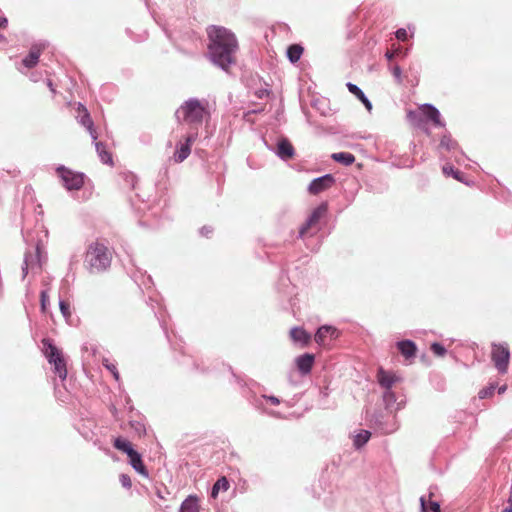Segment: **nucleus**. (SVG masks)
Instances as JSON below:
<instances>
[{"mask_svg":"<svg viewBox=\"0 0 512 512\" xmlns=\"http://www.w3.org/2000/svg\"><path fill=\"white\" fill-rule=\"evenodd\" d=\"M206 32L208 60L223 72L230 73L231 67L236 65V52L239 49L236 35L230 29L218 25H209Z\"/></svg>","mask_w":512,"mask_h":512,"instance_id":"nucleus-1","label":"nucleus"},{"mask_svg":"<svg viewBox=\"0 0 512 512\" xmlns=\"http://www.w3.org/2000/svg\"><path fill=\"white\" fill-rule=\"evenodd\" d=\"M112 262V253L105 243L96 240L88 245L85 254V263L90 273H103L107 271Z\"/></svg>","mask_w":512,"mask_h":512,"instance_id":"nucleus-2","label":"nucleus"},{"mask_svg":"<svg viewBox=\"0 0 512 512\" xmlns=\"http://www.w3.org/2000/svg\"><path fill=\"white\" fill-rule=\"evenodd\" d=\"M42 351L48 363L53 365V371L64 381L67 378V364L63 352L58 348L51 338L42 339Z\"/></svg>","mask_w":512,"mask_h":512,"instance_id":"nucleus-3","label":"nucleus"},{"mask_svg":"<svg viewBox=\"0 0 512 512\" xmlns=\"http://www.w3.org/2000/svg\"><path fill=\"white\" fill-rule=\"evenodd\" d=\"M368 421L370 427L382 435L392 434L399 428L397 414L381 408L375 409Z\"/></svg>","mask_w":512,"mask_h":512,"instance_id":"nucleus-4","label":"nucleus"},{"mask_svg":"<svg viewBox=\"0 0 512 512\" xmlns=\"http://www.w3.org/2000/svg\"><path fill=\"white\" fill-rule=\"evenodd\" d=\"M182 112L184 121L191 124H201L204 116L209 115V111L203 101L198 98H189L176 111L175 116Z\"/></svg>","mask_w":512,"mask_h":512,"instance_id":"nucleus-5","label":"nucleus"},{"mask_svg":"<svg viewBox=\"0 0 512 512\" xmlns=\"http://www.w3.org/2000/svg\"><path fill=\"white\" fill-rule=\"evenodd\" d=\"M55 170L67 191H78L83 187L85 180L83 172L73 171L62 164L58 165Z\"/></svg>","mask_w":512,"mask_h":512,"instance_id":"nucleus-6","label":"nucleus"},{"mask_svg":"<svg viewBox=\"0 0 512 512\" xmlns=\"http://www.w3.org/2000/svg\"><path fill=\"white\" fill-rule=\"evenodd\" d=\"M409 120H425L432 123L435 127H445V122L441 118L439 109L430 103H425L420 106V113L414 110H409L407 114Z\"/></svg>","mask_w":512,"mask_h":512,"instance_id":"nucleus-7","label":"nucleus"},{"mask_svg":"<svg viewBox=\"0 0 512 512\" xmlns=\"http://www.w3.org/2000/svg\"><path fill=\"white\" fill-rule=\"evenodd\" d=\"M276 290L283 300H286L291 307L295 305V296L297 294V287L291 282L287 270L281 269L278 281L276 283Z\"/></svg>","mask_w":512,"mask_h":512,"instance_id":"nucleus-8","label":"nucleus"},{"mask_svg":"<svg viewBox=\"0 0 512 512\" xmlns=\"http://www.w3.org/2000/svg\"><path fill=\"white\" fill-rule=\"evenodd\" d=\"M510 356L511 354L507 343L493 344L491 359L500 374L507 373Z\"/></svg>","mask_w":512,"mask_h":512,"instance_id":"nucleus-9","label":"nucleus"},{"mask_svg":"<svg viewBox=\"0 0 512 512\" xmlns=\"http://www.w3.org/2000/svg\"><path fill=\"white\" fill-rule=\"evenodd\" d=\"M328 212V203L326 201L321 202L318 206H316L311 213L308 215L305 222L300 226L298 237L304 238L308 231L316 226L322 217L326 215Z\"/></svg>","mask_w":512,"mask_h":512,"instance_id":"nucleus-10","label":"nucleus"},{"mask_svg":"<svg viewBox=\"0 0 512 512\" xmlns=\"http://www.w3.org/2000/svg\"><path fill=\"white\" fill-rule=\"evenodd\" d=\"M335 183V176L331 173H327L322 176L313 178L307 187V191L310 195H318L330 189Z\"/></svg>","mask_w":512,"mask_h":512,"instance_id":"nucleus-11","label":"nucleus"},{"mask_svg":"<svg viewBox=\"0 0 512 512\" xmlns=\"http://www.w3.org/2000/svg\"><path fill=\"white\" fill-rule=\"evenodd\" d=\"M341 332L338 328L330 324H324L317 328L314 334V340L318 345H326V340H336L340 337Z\"/></svg>","mask_w":512,"mask_h":512,"instance_id":"nucleus-12","label":"nucleus"},{"mask_svg":"<svg viewBox=\"0 0 512 512\" xmlns=\"http://www.w3.org/2000/svg\"><path fill=\"white\" fill-rule=\"evenodd\" d=\"M41 265H42V251H41V245L38 242L35 246V255L34 256H32V254L30 252H26L24 255L23 265L21 267L22 279H24L28 275L30 266L32 269H34L35 267L40 269Z\"/></svg>","mask_w":512,"mask_h":512,"instance_id":"nucleus-13","label":"nucleus"},{"mask_svg":"<svg viewBox=\"0 0 512 512\" xmlns=\"http://www.w3.org/2000/svg\"><path fill=\"white\" fill-rule=\"evenodd\" d=\"M162 30L166 37L173 43H176L178 40L192 39L195 35L194 31L190 28L177 29L176 26L172 27L170 24H163Z\"/></svg>","mask_w":512,"mask_h":512,"instance_id":"nucleus-14","label":"nucleus"},{"mask_svg":"<svg viewBox=\"0 0 512 512\" xmlns=\"http://www.w3.org/2000/svg\"><path fill=\"white\" fill-rule=\"evenodd\" d=\"M48 43L46 41L35 43L31 46L29 53L22 59V64L28 69L35 67L41 55V52L46 48Z\"/></svg>","mask_w":512,"mask_h":512,"instance_id":"nucleus-15","label":"nucleus"},{"mask_svg":"<svg viewBox=\"0 0 512 512\" xmlns=\"http://www.w3.org/2000/svg\"><path fill=\"white\" fill-rule=\"evenodd\" d=\"M314 363L315 355L310 352H305L295 358V367L302 376L311 373Z\"/></svg>","mask_w":512,"mask_h":512,"instance_id":"nucleus-16","label":"nucleus"},{"mask_svg":"<svg viewBox=\"0 0 512 512\" xmlns=\"http://www.w3.org/2000/svg\"><path fill=\"white\" fill-rule=\"evenodd\" d=\"M274 151L275 154L284 161L290 160L295 156V149L292 143L285 137L280 138L277 141L276 148L270 149Z\"/></svg>","mask_w":512,"mask_h":512,"instance_id":"nucleus-17","label":"nucleus"},{"mask_svg":"<svg viewBox=\"0 0 512 512\" xmlns=\"http://www.w3.org/2000/svg\"><path fill=\"white\" fill-rule=\"evenodd\" d=\"M399 353L406 359H414L416 357L418 347L411 339H402L396 342Z\"/></svg>","mask_w":512,"mask_h":512,"instance_id":"nucleus-18","label":"nucleus"},{"mask_svg":"<svg viewBox=\"0 0 512 512\" xmlns=\"http://www.w3.org/2000/svg\"><path fill=\"white\" fill-rule=\"evenodd\" d=\"M127 457L129 465L134 469L136 473L145 478L149 477V471L143 462L142 454L140 452L135 450L130 454V456Z\"/></svg>","mask_w":512,"mask_h":512,"instance_id":"nucleus-19","label":"nucleus"},{"mask_svg":"<svg viewBox=\"0 0 512 512\" xmlns=\"http://www.w3.org/2000/svg\"><path fill=\"white\" fill-rule=\"evenodd\" d=\"M291 340L301 347H306L311 341V335L301 326H294L289 332Z\"/></svg>","mask_w":512,"mask_h":512,"instance_id":"nucleus-20","label":"nucleus"},{"mask_svg":"<svg viewBox=\"0 0 512 512\" xmlns=\"http://www.w3.org/2000/svg\"><path fill=\"white\" fill-rule=\"evenodd\" d=\"M384 408L382 410L396 413L402 409V403H397V398L392 389L384 390L382 395Z\"/></svg>","mask_w":512,"mask_h":512,"instance_id":"nucleus-21","label":"nucleus"},{"mask_svg":"<svg viewBox=\"0 0 512 512\" xmlns=\"http://www.w3.org/2000/svg\"><path fill=\"white\" fill-rule=\"evenodd\" d=\"M377 381L384 390L392 389V386L398 381L395 374L384 370L382 367L378 369Z\"/></svg>","mask_w":512,"mask_h":512,"instance_id":"nucleus-22","label":"nucleus"},{"mask_svg":"<svg viewBox=\"0 0 512 512\" xmlns=\"http://www.w3.org/2000/svg\"><path fill=\"white\" fill-rule=\"evenodd\" d=\"M442 172L447 177H452L453 179L467 185L472 186L474 181L468 180L463 172L456 169L454 166L450 164H446L442 167Z\"/></svg>","mask_w":512,"mask_h":512,"instance_id":"nucleus-23","label":"nucleus"},{"mask_svg":"<svg viewBox=\"0 0 512 512\" xmlns=\"http://www.w3.org/2000/svg\"><path fill=\"white\" fill-rule=\"evenodd\" d=\"M346 87L348 91L353 94L364 106L365 108L370 112L372 110V102L369 100V98L366 96V94L363 92V90L356 84L352 82H347Z\"/></svg>","mask_w":512,"mask_h":512,"instance_id":"nucleus-24","label":"nucleus"},{"mask_svg":"<svg viewBox=\"0 0 512 512\" xmlns=\"http://www.w3.org/2000/svg\"><path fill=\"white\" fill-rule=\"evenodd\" d=\"M199 498L195 494L188 495L181 503L179 512H199Z\"/></svg>","mask_w":512,"mask_h":512,"instance_id":"nucleus-25","label":"nucleus"},{"mask_svg":"<svg viewBox=\"0 0 512 512\" xmlns=\"http://www.w3.org/2000/svg\"><path fill=\"white\" fill-rule=\"evenodd\" d=\"M304 53V47L301 44H290L286 49V56L290 63H297Z\"/></svg>","mask_w":512,"mask_h":512,"instance_id":"nucleus-26","label":"nucleus"},{"mask_svg":"<svg viewBox=\"0 0 512 512\" xmlns=\"http://www.w3.org/2000/svg\"><path fill=\"white\" fill-rule=\"evenodd\" d=\"M438 151L446 150L448 152L459 149V144L456 140H454L449 132H445L441 139L440 143L437 147Z\"/></svg>","mask_w":512,"mask_h":512,"instance_id":"nucleus-27","label":"nucleus"},{"mask_svg":"<svg viewBox=\"0 0 512 512\" xmlns=\"http://www.w3.org/2000/svg\"><path fill=\"white\" fill-rule=\"evenodd\" d=\"M113 446L115 449L126 454V456H130V454L136 450L133 444L122 436H118L114 439Z\"/></svg>","mask_w":512,"mask_h":512,"instance_id":"nucleus-28","label":"nucleus"},{"mask_svg":"<svg viewBox=\"0 0 512 512\" xmlns=\"http://www.w3.org/2000/svg\"><path fill=\"white\" fill-rule=\"evenodd\" d=\"M333 161L344 166H350L355 162V156L350 152H336L331 155Z\"/></svg>","mask_w":512,"mask_h":512,"instance_id":"nucleus-29","label":"nucleus"},{"mask_svg":"<svg viewBox=\"0 0 512 512\" xmlns=\"http://www.w3.org/2000/svg\"><path fill=\"white\" fill-rule=\"evenodd\" d=\"M96 152L103 164L112 165L113 158L109 151H107L106 146L102 142H95Z\"/></svg>","mask_w":512,"mask_h":512,"instance_id":"nucleus-30","label":"nucleus"},{"mask_svg":"<svg viewBox=\"0 0 512 512\" xmlns=\"http://www.w3.org/2000/svg\"><path fill=\"white\" fill-rule=\"evenodd\" d=\"M229 487V480L225 476H222L219 479H217L216 482L213 484L210 491V496L212 498H216L220 491H227Z\"/></svg>","mask_w":512,"mask_h":512,"instance_id":"nucleus-31","label":"nucleus"},{"mask_svg":"<svg viewBox=\"0 0 512 512\" xmlns=\"http://www.w3.org/2000/svg\"><path fill=\"white\" fill-rule=\"evenodd\" d=\"M191 153V148L188 144H178L176 145L175 153H174V161L177 163H181L188 158Z\"/></svg>","mask_w":512,"mask_h":512,"instance_id":"nucleus-32","label":"nucleus"},{"mask_svg":"<svg viewBox=\"0 0 512 512\" xmlns=\"http://www.w3.org/2000/svg\"><path fill=\"white\" fill-rule=\"evenodd\" d=\"M370 437H371V432L369 430H364V429L360 430V432L354 436V439H353L354 447L356 449H361L362 447H364L367 444Z\"/></svg>","mask_w":512,"mask_h":512,"instance_id":"nucleus-33","label":"nucleus"},{"mask_svg":"<svg viewBox=\"0 0 512 512\" xmlns=\"http://www.w3.org/2000/svg\"><path fill=\"white\" fill-rule=\"evenodd\" d=\"M76 119H77V122L81 126L85 127L86 129L91 128L92 124L94 123L88 110H85L84 112L79 113L76 116Z\"/></svg>","mask_w":512,"mask_h":512,"instance_id":"nucleus-34","label":"nucleus"},{"mask_svg":"<svg viewBox=\"0 0 512 512\" xmlns=\"http://www.w3.org/2000/svg\"><path fill=\"white\" fill-rule=\"evenodd\" d=\"M262 399L269 401L272 405L275 406L281 403V400L274 395H262L261 398L255 397L254 400L252 401V404L256 408H260L262 406Z\"/></svg>","mask_w":512,"mask_h":512,"instance_id":"nucleus-35","label":"nucleus"},{"mask_svg":"<svg viewBox=\"0 0 512 512\" xmlns=\"http://www.w3.org/2000/svg\"><path fill=\"white\" fill-rule=\"evenodd\" d=\"M122 178H123V181H124V185L130 189H135L136 188V185H137V182H138V178L137 176L132 173V172H125L122 174Z\"/></svg>","mask_w":512,"mask_h":512,"instance_id":"nucleus-36","label":"nucleus"},{"mask_svg":"<svg viewBox=\"0 0 512 512\" xmlns=\"http://www.w3.org/2000/svg\"><path fill=\"white\" fill-rule=\"evenodd\" d=\"M102 365L112 374L116 381L120 380V374L115 364L111 363L107 358H103Z\"/></svg>","mask_w":512,"mask_h":512,"instance_id":"nucleus-37","label":"nucleus"},{"mask_svg":"<svg viewBox=\"0 0 512 512\" xmlns=\"http://www.w3.org/2000/svg\"><path fill=\"white\" fill-rule=\"evenodd\" d=\"M430 350L432 351V353L434 355H436L438 357H443L447 353L446 347L442 343H440V342H433V343H431Z\"/></svg>","mask_w":512,"mask_h":512,"instance_id":"nucleus-38","label":"nucleus"},{"mask_svg":"<svg viewBox=\"0 0 512 512\" xmlns=\"http://www.w3.org/2000/svg\"><path fill=\"white\" fill-rule=\"evenodd\" d=\"M497 388V385L495 383H490L488 386L482 388L479 393H478V397L480 399H485V398H488L490 396H492L495 392Z\"/></svg>","mask_w":512,"mask_h":512,"instance_id":"nucleus-39","label":"nucleus"},{"mask_svg":"<svg viewBox=\"0 0 512 512\" xmlns=\"http://www.w3.org/2000/svg\"><path fill=\"white\" fill-rule=\"evenodd\" d=\"M131 429L138 435L143 436L146 434L145 424L141 421H130Z\"/></svg>","mask_w":512,"mask_h":512,"instance_id":"nucleus-40","label":"nucleus"},{"mask_svg":"<svg viewBox=\"0 0 512 512\" xmlns=\"http://www.w3.org/2000/svg\"><path fill=\"white\" fill-rule=\"evenodd\" d=\"M48 304H49L48 290L43 289L40 292V310L42 313H45L47 311Z\"/></svg>","mask_w":512,"mask_h":512,"instance_id":"nucleus-41","label":"nucleus"},{"mask_svg":"<svg viewBox=\"0 0 512 512\" xmlns=\"http://www.w3.org/2000/svg\"><path fill=\"white\" fill-rule=\"evenodd\" d=\"M330 394V390L328 386H324L319 388V404L323 408H327V405L325 404V400L328 398Z\"/></svg>","mask_w":512,"mask_h":512,"instance_id":"nucleus-42","label":"nucleus"},{"mask_svg":"<svg viewBox=\"0 0 512 512\" xmlns=\"http://www.w3.org/2000/svg\"><path fill=\"white\" fill-rule=\"evenodd\" d=\"M59 308L62 316L68 319L71 316L70 304L63 299H59Z\"/></svg>","mask_w":512,"mask_h":512,"instance_id":"nucleus-43","label":"nucleus"},{"mask_svg":"<svg viewBox=\"0 0 512 512\" xmlns=\"http://www.w3.org/2000/svg\"><path fill=\"white\" fill-rule=\"evenodd\" d=\"M119 481L125 489H130L132 487V481L128 474H125V473L120 474Z\"/></svg>","mask_w":512,"mask_h":512,"instance_id":"nucleus-44","label":"nucleus"},{"mask_svg":"<svg viewBox=\"0 0 512 512\" xmlns=\"http://www.w3.org/2000/svg\"><path fill=\"white\" fill-rule=\"evenodd\" d=\"M391 73L394 76L397 83L402 82V69L399 65H394L393 67H391Z\"/></svg>","mask_w":512,"mask_h":512,"instance_id":"nucleus-45","label":"nucleus"},{"mask_svg":"<svg viewBox=\"0 0 512 512\" xmlns=\"http://www.w3.org/2000/svg\"><path fill=\"white\" fill-rule=\"evenodd\" d=\"M428 512H441L440 503L437 500H429V502L426 501Z\"/></svg>","mask_w":512,"mask_h":512,"instance_id":"nucleus-46","label":"nucleus"},{"mask_svg":"<svg viewBox=\"0 0 512 512\" xmlns=\"http://www.w3.org/2000/svg\"><path fill=\"white\" fill-rule=\"evenodd\" d=\"M395 37L399 40V41H405L408 37V33H407V30L405 28H398L396 31H395Z\"/></svg>","mask_w":512,"mask_h":512,"instance_id":"nucleus-47","label":"nucleus"},{"mask_svg":"<svg viewBox=\"0 0 512 512\" xmlns=\"http://www.w3.org/2000/svg\"><path fill=\"white\" fill-rule=\"evenodd\" d=\"M90 135V137L92 138L93 140V143L95 144V142H98L97 139H98V134L96 132V129H95V126H94V123L92 124V127L91 128H87L86 129Z\"/></svg>","mask_w":512,"mask_h":512,"instance_id":"nucleus-48","label":"nucleus"},{"mask_svg":"<svg viewBox=\"0 0 512 512\" xmlns=\"http://www.w3.org/2000/svg\"><path fill=\"white\" fill-rule=\"evenodd\" d=\"M199 232H200L201 236L208 237L213 232V229L211 226L205 225L200 228Z\"/></svg>","mask_w":512,"mask_h":512,"instance_id":"nucleus-49","label":"nucleus"},{"mask_svg":"<svg viewBox=\"0 0 512 512\" xmlns=\"http://www.w3.org/2000/svg\"><path fill=\"white\" fill-rule=\"evenodd\" d=\"M197 138V134L196 133H192V134H189L186 139H185V142L183 144H188V146L191 148L193 142L196 140Z\"/></svg>","mask_w":512,"mask_h":512,"instance_id":"nucleus-50","label":"nucleus"},{"mask_svg":"<svg viewBox=\"0 0 512 512\" xmlns=\"http://www.w3.org/2000/svg\"><path fill=\"white\" fill-rule=\"evenodd\" d=\"M420 502V510L421 512H428L427 504H426V497L421 496L419 499Z\"/></svg>","mask_w":512,"mask_h":512,"instance_id":"nucleus-51","label":"nucleus"},{"mask_svg":"<svg viewBox=\"0 0 512 512\" xmlns=\"http://www.w3.org/2000/svg\"><path fill=\"white\" fill-rule=\"evenodd\" d=\"M409 51L410 49L409 48H403V47H399L397 50H396V53L398 55H401L403 58L406 57L408 54H409Z\"/></svg>","mask_w":512,"mask_h":512,"instance_id":"nucleus-52","label":"nucleus"},{"mask_svg":"<svg viewBox=\"0 0 512 512\" xmlns=\"http://www.w3.org/2000/svg\"><path fill=\"white\" fill-rule=\"evenodd\" d=\"M464 159H468L467 156L465 155V153L460 150V157H455V161L458 163V164H462V162L464 161Z\"/></svg>","mask_w":512,"mask_h":512,"instance_id":"nucleus-53","label":"nucleus"},{"mask_svg":"<svg viewBox=\"0 0 512 512\" xmlns=\"http://www.w3.org/2000/svg\"><path fill=\"white\" fill-rule=\"evenodd\" d=\"M158 320H159V324H160L166 338L169 340V335H168V330H167L166 324L164 323V321L160 320L159 318H158Z\"/></svg>","mask_w":512,"mask_h":512,"instance_id":"nucleus-54","label":"nucleus"},{"mask_svg":"<svg viewBox=\"0 0 512 512\" xmlns=\"http://www.w3.org/2000/svg\"><path fill=\"white\" fill-rule=\"evenodd\" d=\"M46 84H47L48 88L50 89V91H51L53 94H55V93H56V90H55V88H54V84H53L52 80H51V79H46Z\"/></svg>","mask_w":512,"mask_h":512,"instance_id":"nucleus-55","label":"nucleus"},{"mask_svg":"<svg viewBox=\"0 0 512 512\" xmlns=\"http://www.w3.org/2000/svg\"><path fill=\"white\" fill-rule=\"evenodd\" d=\"M8 25V19L5 16L0 17V28H5Z\"/></svg>","mask_w":512,"mask_h":512,"instance_id":"nucleus-56","label":"nucleus"},{"mask_svg":"<svg viewBox=\"0 0 512 512\" xmlns=\"http://www.w3.org/2000/svg\"><path fill=\"white\" fill-rule=\"evenodd\" d=\"M502 512H512V497L508 499V506L505 507Z\"/></svg>","mask_w":512,"mask_h":512,"instance_id":"nucleus-57","label":"nucleus"},{"mask_svg":"<svg viewBox=\"0 0 512 512\" xmlns=\"http://www.w3.org/2000/svg\"><path fill=\"white\" fill-rule=\"evenodd\" d=\"M85 110H88L86 108V106L83 105L81 102H78L77 103V112H78V114L84 112Z\"/></svg>","mask_w":512,"mask_h":512,"instance_id":"nucleus-58","label":"nucleus"},{"mask_svg":"<svg viewBox=\"0 0 512 512\" xmlns=\"http://www.w3.org/2000/svg\"><path fill=\"white\" fill-rule=\"evenodd\" d=\"M385 57H386L387 60L391 61L395 57V52L387 51L385 53Z\"/></svg>","mask_w":512,"mask_h":512,"instance_id":"nucleus-59","label":"nucleus"},{"mask_svg":"<svg viewBox=\"0 0 512 512\" xmlns=\"http://www.w3.org/2000/svg\"><path fill=\"white\" fill-rule=\"evenodd\" d=\"M229 369H230V370H232V368H231V367H229ZM231 372H232V376H233V378L237 381V383H238L239 385H242V383H241V379H240V378H239V377H238V376H237L233 371H231Z\"/></svg>","mask_w":512,"mask_h":512,"instance_id":"nucleus-60","label":"nucleus"},{"mask_svg":"<svg viewBox=\"0 0 512 512\" xmlns=\"http://www.w3.org/2000/svg\"><path fill=\"white\" fill-rule=\"evenodd\" d=\"M507 389V386L506 385H502L500 387H498V394H503Z\"/></svg>","mask_w":512,"mask_h":512,"instance_id":"nucleus-61","label":"nucleus"},{"mask_svg":"<svg viewBox=\"0 0 512 512\" xmlns=\"http://www.w3.org/2000/svg\"><path fill=\"white\" fill-rule=\"evenodd\" d=\"M156 495H157L158 498H160L162 500L166 499L165 496L163 495L162 491L159 490V489L157 490Z\"/></svg>","mask_w":512,"mask_h":512,"instance_id":"nucleus-62","label":"nucleus"},{"mask_svg":"<svg viewBox=\"0 0 512 512\" xmlns=\"http://www.w3.org/2000/svg\"><path fill=\"white\" fill-rule=\"evenodd\" d=\"M428 496H429L430 500H432V497L434 496V491H433V487L432 486L429 488V495Z\"/></svg>","mask_w":512,"mask_h":512,"instance_id":"nucleus-63","label":"nucleus"},{"mask_svg":"<svg viewBox=\"0 0 512 512\" xmlns=\"http://www.w3.org/2000/svg\"><path fill=\"white\" fill-rule=\"evenodd\" d=\"M125 32H126V34H127L130 38H132V34H133V33H132L131 29L126 28Z\"/></svg>","mask_w":512,"mask_h":512,"instance_id":"nucleus-64","label":"nucleus"}]
</instances>
